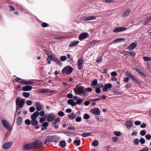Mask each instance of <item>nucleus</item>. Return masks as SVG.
Segmentation results:
<instances>
[{"instance_id": "nucleus-32", "label": "nucleus", "mask_w": 151, "mask_h": 151, "mask_svg": "<svg viewBox=\"0 0 151 151\" xmlns=\"http://www.w3.org/2000/svg\"><path fill=\"white\" fill-rule=\"evenodd\" d=\"M65 134L68 136H72L73 135L74 133L70 131H68L65 132Z\"/></svg>"}, {"instance_id": "nucleus-19", "label": "nucleus", "mask_w": 151, "mask_h": 151, "mask_svg": "<svg viewBox=\"0 0 151 151\" xmlns=\"http://www.w3.org/2000/svg\"><path fill=\"white\" fill-rule=\"evenodd\" d=\"M15 82H18L22 84H24L25 80L19 78H17L14 79Z\"/></svg>"}, {"instance_id": "nucleus-42", "label": "nucleus", "mask_w": 151, "mask_h": 151, "mask_svg": "<svg viewBox=\"0 0 151 151\" xmlns=\"http://www.w3.org/2000/svg\"><path fill=\"white\" fill-rule=\"evenodd\" d=\"M146 133V130H141L140 132V134L141 136H143L145 135Z\"/></svg>"}, {"instance_id": "nucleus-30", "label": "nucleus", "mask_w": 151, "mask_h": 151, "mask_svg": "<svg viewBox=\"0 0 151 151\" xmlns=\"http://www.w3.org/2000/svg\"><path fill=\"white\" fill-rule=\"evenodd\" d=\"M99 144V141L97 140H93L91 143L92 145L94 147H96Z\"/></svg>"}, {"instance_id": "nucleus-48", "label": "nucleus", "mask_w": 151, "mask_h": 151, "mask_svg": "<svg viewBox=\"0 0 151 151\" xmlns=\"http://www.w3.org/2000/svg\"><path fill=\"white\" fill-rule=\"evenodd\" d=\"M95 91L96 93H99L101 92V89L99 87H96Z\"/></svg>"}, {"instance_id": "nucleus-34", "label": "nucleus", "mask_w": 151, "mask_h": 151, "mask_svg": "<svg viewBox=\"0 0 151 151\" xmlns=\"http://www.w3.org/2000/svg\"><path fill=\"white\" fill-rule=\"evenodd\" d=\"M112 86L111 84L108 83L105 84L104 86L107 89H110L112 87Z\"/></svg>"}, {"instance_id": "nucleus-62", "label": "nucleus", "mask_w": 151, "mask_h": 151, "mask_svg": "<svg viewBox=\"0 0 151 151\" xmlns=\"http://www.w3.org/2000/svg\"><path fill=\"white\" fill-rule=\"evenodd\" d=\"M52 125L54 127V128L56 129H57L59 127V125L58 124H55Z\"/></svg>"}, {"instance_id": "nucleus-8", "label": "nucleus", "mask_w": 151, "mask_h": 151, "mask_svg": "<svg viewBox=\"0 0 151 151\" xmlns=\"http://www.w3.org/2000/svg\"><path fill=\"white\" fill-rule=\"evenodd\" d=\"M47 141H49V142H54L55 143H57L58 142L57 139L56 138L55 136L47 137Z\"/></svg>"}, {"instance_id": "nucleus-53", "label": "nucleus", "mask_w": 151, "mask_h": 151, "mask_svg": "<svg viewBox=\"0 0 151 151\" xmlns=\"http://www.w3.org/2000/svg\"><path fill=\"white\" fill-rule=\"evenodd\" d=\"M48 123L47 122H44L42 124V126L43 127H46L48 126Z\"/></svg>"}, {"instance_id": "nucleus-40", "label": "nucleus", "mask_w": 151, "mask_h": 151, "mask_svg": "<svg viewBox=\"0 0 151 151\" xmlns=\"http://www.w3.org/2000/svg\"><path fill=\"white\" fill-rule=\"evenodd\" d=\"M54 39H57L58 40H61L62 39H65V37L64 36L55 37H54Z\"/></svg>"}, {"instance_id": "nucleus-5", "label": "nucleus", "mask_w": 151, "mask_h": 151, "mask_svg": "<svg viewBox=\"0 0 151 151\" xmlns=\"http://www.w3.org/2000/svg\"><path fill=\"white\" fill-rule=\"evenodd\" d=\"M48 58L50 60H52L55 62L60 66H62V63L61 61L57 58L54 57L52 55H49L48 56Z\"/></svg>"}, {"instance_id": "nucleus-28", "label": "nucleus", "mask_w": 151, "mask_h": 151, "mask_svg": "<svg viewBox=\"0 0 151 151\" xmlns=\"http://www.w3.org/2000/svg\"><path fill=\"white\" fill-rule=\"evenodd\" d=\"M38 124V122L36 119H32L31 121V124L32 126H36Z\"/></svg>"}, {"instance_id": "nucleus-55", "label": "nucleus", "mask_w": 151, "mask_h": 151, "mask_svg": "<svg viewBox=\"0 0 151 151\" xmlns=\"http://www.w3.org/2000/svg\"><path fill=\"white\" fill-rule=\"evenodd\" d=\"M129 55L133 57H134L135 56L136 53L134 51H132L131 52H130Z\"/></svg>"}, {"instance_id": "nucleus-9", "label": "nucleus", "mask_w": 151, "mask_h": 151, "mask_svg": "<svg viewBox=\"0 0 151 151\" xmlns=\"http://www.w3.org/2000/svg\"><path fill=\"white\" fill-rule=\"evenodd\" d=\"M12 144V142H8L4 143L2 145V147L4 149H8L10 148Z\"/></svg>"}, {"instance_id": "nucleus-7", "label": "nucleus", "mask_w": 151, "mask_h": 151, "mask_svg": "<svg viewBox=\"0 0 151 151\" xmlns=\"http://www.w3.org/2000/svg\"><path fill=\"white\" fill-rule=\"evenodd\" d=\"M89 36V34L87 32H83L81 33L79 35L78 39L80 41H82L86 39Z\"/></svg>"}, {"instance_id": "nucleus-46", "label": "nucleus", "mask_w": 151, "mask_h": 151, "mask_svg": "<svg viewBox=\"0 0 151 151\" xmlns=\"http://www.w3.org/2000/svg\"><path fill=\"white\" fill-rule=\"evenodd\" d=\"M143 59L145 61L151 60V58L148 57H143Z\"/></svg>"}, {"instance_id": "nucleus-20", "label": "nucleus", "mask_w": 151, "mask_h": 151, "mask_svg": "<svg viewBox=\"0 0 151 151\" xmlns=\"http://www.w3.org/2000/svg\"><path fill=\"white\" fill-rule=\"evenodd\" d=\"M68 104L71 105L72 106H74L76 104V102L73 101L72 99H70L68 101Z\"/></svg>"}, {"instance_id": "nucleus-36", "label": "nucleus", "mask_w": 151, "mask_h": 151, "mask_svg": "<svg viewBox=\"0 0 151 151\" xmlns=\"http://www.w3.org/2000/svg\"><path fill=\"white\" fill-rule=\"evenodd\" d=\"M23 96L25 98H28L29 97L30 94L29 93L26 92H24L22 93Z\"/></svg>"}, {"instance_id": "nucleus-54", "label": "nucleus", "mask_w": 151, "mask_h": 151, "mask_svg": "<svg viewBox=\"0 0 151 151\" xmlns=\"http://www.w3.org/2000/svg\"><path fill=\"white\" fill-rule=\"evenodd\" d=\"M82 120L81 118V117H77L76 119V121L77 122H80Z\"/></svg>"}, {"instance_id": "nucleus-16", "label": "nucleus", "mask_w": 151, "mask_h": 151, "mask_svg": "<svg viewBox=\"0 0 151 151\" xmlns=\"http://www.w3.org/2000/svg\"><path fill=\"white\" fill-rule=\"evenodd\" d=\"M40 115V112L39 111L35 112L31 116V118L32 119H36L37 117Z\"/></svg>"}, {"instance_id": "nucleus-31", "label": "nucleus", "mask_w": 151, "mask_h": 151, "mask_svg": "<svg viewBox=\"0 0 151 151\" xmlns=\"http://www.w3.org/2000/svg\"><path fill=\"white\" fill-rule=\"evenodd\" d=\"M50 91V90L48 89H42L39 90V92L41 93H48Z\"/></svg>"}, {"instance_id": "nucleus-29", "label": "nucleus", "mask_w": 151, "mask_h": 151, "mask_svg": "<svg viewBox=\"0 0 151 151\" xmlns=\"http://www.w3.org/2000/svg\"><path fill=\"white\" fill-rule=\"evenodd\" d=\"M91 134V132L83 133L82 134V136L83 137H86L90 136Z\"/></svg>"}, {"instance_id": "nucleus-56", "label": "nucleus", "mask_w": 151, "mask_h": 151, "mask_svg": "<svg viewBox=\"0 0 151 151\" xmlns=\"http://www.w3.org/2000/svg\"><path fill=\"white\" fill-rule=\"evenodd\" d=\"M98 42V41L96 40H94L92 41L91 42L90 44L93 45V46H94Z\"/></svg>"}, {"instance_id": "nucleus-41", "label": "nucleus", "mask_w": 151, "mask_h": 151, "mask_svg": "<svg viewBox=\"0 0 151 151\" xmlns=\"http://www.w3.org/2000/svg\"><path fill=\"white\" fill-rule=\"evenodd\" d=\"M83 101V99H80L77 100L76 103L78 104L81 105Z\"/></svg>"}, {"instance_id": "nucleus-63", "label": "nucleus", "mask_w": 151, "mask_h": 151, "mask_svg": "<svg viewBox=\"0 0 151 151\" xmlns=\"http://www.w3.org/2000/svg\"><path fill=\"white\" fill-rule=\"evenodd\" d=\"M134 124L136 125H139L141 124V122L139 121H136L135 122Z\"/></svg>"}, {"instance_id": "nucleus-50", "label": "nucleus", "mask_w": 151, "mask_h": 151, "mask_svg": "<svg viewBox=\"0 0 151 151\" xmlns=\"http://www.w3.org/2000/svg\"><path fill=\"white\" fill-rule=\"evenodd\" d=\"M139 142L141 144H144L145 142V140L143 138H141L140 139Z\"/></svg>"}, {"instance_id": "nucleus-57", "label": "nucleus", "mask_w": 151, "mask_h": 151, "mask_svg": "<svg viewBox=\"0 0 151 151\" xmlns=\"http://www.w3.org/2000/svg\"><path fill=\"white\" fill-rule=\"evenodd\" d=\"M42 26L44 27H46L48 26V24L45 22H43L42 24Z\"/></svg>"}, {"instance_id": "nucleus-52", "label": "nucleus", "mask_w": 151, "mask_h": 151, "mask_svg": "<svg viewBox=\"0 0 151 151\" xmlns=\"http://www.w3.org/2000/svg\"><path fill=\"white\" fill-rule=\"evenodd\" d=\"M29 110L30 112H32L35 110V109L34 107L32 106L29 108Z\"/></svg>"}, {"instance_id": "nucleus-33", "label": "nucleus", "mask_w": 151, "mask_h": 151, "mask_svg": "<svg viewBox=\"0 0 151 151\" xmlns=\"http://www.w3.org/2000/svg\"><path fill=\"white\" fill-rule=\"evenodd\" d=\"M60 145L62 148L65 147L66 146V143L64 141H61L60 142Z\"/></svg>"}, {"instance_id": "nucleus-1", "label": "nucleus", "mask_w": 151, "mask_h": 151, "mask_svg": "<svg viewBox=\"0 0 151 151\" xmlns=\"http://www.w3.org/2000/svg\"><path fill=\"white\" fill-rule=\"evenodd\" d=\"M15 102L16 105V114L18 110H20L21 108L23 107L25 101L24 99H21L19 97H17L16 98Z\"/></svg>"}, {"instance_id": "nucleus-24", "label": "nucleus", "mask_w": 151, "mask_h": 151, "mask_svg": "<svg viewBox=\"0 0 151 151\" xmlns=\"http://www.w3.org/2000/svg\"><path fill=\"white\" fill-rule=\"evenodd\" d=\"M67 59H68L67 60L69 62H72L73 61V57L71 55L69 54H68L67 55Z\"/></svg>"}, {"instance_id": "nucleus-38", "label": "nucleus", "mask_w": 151, "mask_h": 151, "mask_svg": "<svg viewBox=\"0 0 151 151\" xmlns=\"http://www.w3.org/2000/svg\"><path fill=\"white\" fill-rule=\"evenodd\" d=\"M122 54L125 56H128L129 55L130 52L123 51L122 52Z\"/></svg>"}, {"instance_id": "nucleus-17", "label": "nucleus", "mask_w": 151, "mask_h": 151, "mask_svg": "<svg viewBox=\"0 0 151 151\" xmlns=\"http://www.w3.org/2000/svg\"><path fill=\"white\" fill-rule=\"evenodd\" d=\"M33 87L27 85L23 87L22 90L24 91H28L31 90Z\"/></svg>"}, {"instance_id": "nucleus-37", "label": "nucleus", "mask_w": 151, "mask_h": 151, "mask_svg": "<svg viewBox=\"0 0 151 151\" xmlns=\"http://www.w3.org/2000/svg\"><path fill=\"white\" fill-rule=\"evenodd\" d=\"M34 83L30 81H25L24 84L25 85H33L34 84Z\"/></svg>"}, {"instance_id": "nucleus-35", "label": "nucleus", "mask_w": 151, "mask_h": 151, "mask_svg": "<svg viewBox=\"0 0 151 151\" xmlns=\"http://www.w3.org/2000/svg\"><path fill=\"white\" fill-rule=\"evenodd\" d=\"M134 144L135 145H138L139 143V140L138 138H136L133 140Z\"/></svg>"}, {"instance_id": "nucleus-26", "label": "nucleus", "mask_w": 151, "mask_h": 151, "mask_svg": "<svg viewBox=\"0 0 151 151\" xmlns=\"http://www.w3.org/2000/svg\"><path fill=\"white\" fill-rule=\"evenodd\" d=\"M60 120V119L59 117H58L55 119L54 120L53 122L52 123V125L58 124Z\"/></svg>"}, {"instance_id": "nucleus-14", "label": "nucleus", "mask_w": 151, "mask_h": 151, "mask_svg": "<svg viewBox=\"0 0 151 151\" xmlns=\"http://www.w3.org/2000/svg\"><path fill=\"white\" fill-rule=\"evenodd\" d=\"M137 43L136 42L132 43L128 46L127 49L129 50H132L137 46Z\"/></svg>"}, {"instance_id": "nucleus-12", "label": "nucleus", "mask_w": 151, "mask_h": 151, "mask_svg": "<svg viewBox=\"0 0 151 151\" xmlns=\"http://www.w3.org/2000/svg\"><path fill=\"white\" fill-rule=\"evenodd\" d=\"M90 112L94 115H100V111L97 108H95L91 109L90 110Z\"/></svg>"}, {"instance_id": "nucleus-58", "label": "nucleus", "mask_w": 151, "mask_h": 151, "mask_svg": "<svg viewBox=\"0 0 151 151\" xmlns=\"http://www.w3.org/2000/svg\"><path fill=\"white\" fill-rule=\"evenodd\" d=\"M111 75L112 76H115L117 75V73L116 72L113 71L111 73Z\"/></svg>"}, {"instance_id": "nucleus-23", "label": "nucleus", "mask_w": 151, "mask_h": 151, "mask_svg": "<svg viewBox=\"0 0 151 151\" xmlns=\"http://www.w3.org/2000/svg\"><path fill=\"white\" fill-rule=\"evenodd\" d=\"M76 114L72 112L70 114L68 115L69 118L70 120H73L76 117Z\"/></svg>"}, {"instance_id": "nucleus-4", "label": "nucleus", "mask_w": 151, "mask_h": 151, "mask_svg": "<svg viewBox=\"0 0 151 151\" xmlns=\"http://www.w3.org/2000/svg\"><path fill=\"white\" fill-rule=\"evenodd\" d=\"M36 145L34 142H31L26 144L23 147L24 150H29L32 148H35Z\"/></svg>"}, {"instance_id": "nucleus-39", "label": "nucleus", "mask_w": 151, "mask_h": 151, "mask_svg": "<svg viewBox=\"0 0 151 151\" xmlns=\"http://www.w3.org/2000/svg\"><path fill=\"white\" fill-rule=\"evenodd\" d=\"M91 84L92 85L94 86H97V79H95L91 82Z\"/></svg>"}, {"instance_id": "nucleus-60", "label": "nucleus", "mask_w": 151, "mask_h": 151, "mask_svg": "<svg viewBox=\"0 0 151 151\" xmlns=\"http://www.w3.org/2000/svg\"><path fill=\"white\" fill-rule=\"evenodd\" d=\"M83 63V60L81 58H80L78 60L77 64L82 65Z\"/></svg>"}, {"instance_id": "nucleus-61", "label": "nucleus", "mask_w": 151, "mask_h": 151, "mask_svg": "<svg viewBox=\"0 0 151 151\" xmlns=\"http://www.w3.org/2000/svg\"><path fill=\"white\" fill-rule=\"evenodd\" d=\"M114 134L117 136H119L121 135V132L117 131H115L114 132Z\"/></svg>"}, {"instance_id": "nucleus-51", "label": "nucleus", "mask_w": 151, "mask_h": 151, "mask_svg": "<svg viewBox=\"0 0 151 151\" xmlns=\"http://www.w3.org/2000/svg\"><path fill=\"white\" fill-rule=\"evenodd\" d=\"M25 123L26 124L29 125L31 123V122L29 119H27L25 120Z\"/></svg>"}, {"instance_id": "nucleus-49", "label": "nucleus", "mask_w": 151, "mask_h": 151, "mask_svg": "<svg viewBox=\"0 0 151 151\" xmlns=\"http://www.w3.org/2000/svg\"><path fill=\"white\" fill-rule=\"evenodd\" d=\"M146 138L148 140H150L151 138V135L150 134H147L145 136Z\"/></svg>"}, {"instance_id": "nucleus-64", "label": "nucleus", "mask_w": 151, "mask_h": 151, "mask_svg": "<svg viewBox=\"0 0 151 151\" xmlns=\"http://www.w3.org/2000/svg\"><path fill=\"white\" fill-rule=\"evenodd\" d=\"M149 149L147 147H145L140 150L139 151H148Z\"/></svg>"}, {"instance_id": "nucleus-11", "label": "nucleus", "mask_w": 151, "mask_h": 151, "mask_svg": "<svg viewBox=\"0 0 151 151\" xmlns=\"http://www.w3.org/2000/svg\"><path fill=\"white\" fill-rule=\"evenodd\" d=\"M127 29L123 27H116L113 30V32L117 33L127 30Z\"/></svg>"}, {"instance_id": "nucleus-6", "label": "nucleus", "mask_w": 151, "mask_h": 151, "mask_svg": "<svg viewBox=\"0 0 151 151\" xmlns=\"http://www.w3.org/2000/svg\"><path fill=\"white\" fill-rule=\"evenodd\" d=\"M2 123L4 127L7 129L9 130H12L11 124L6 120L4 119H3L2 120Z\"/></svg>"}, {"instance_id": "nucleus-45", "label": "nucleus", "mask_w": 151, "mask_h": 151, "mask_svg": "<svg viewBox=\"0 0 151 151\" xmlns=\"http://www.w3.org/2000/svg\"><path fill=\"white\" fill-rule=\"evenodd\" d=\"M81 141L80 140H76L74 142V143L75 144H76L77 146H79L80 144Z\"/></svg>"}, {"instance_id": "nucleus-10", "label": "nucleus", "mask_w": 151, "mask_h": 151, "mask_svg": "<svg viewBox=\"0 0 151 151\" xmlns=\"http://www.w3.org/2000/svg\"><path fill=\"white\" fill-rule=\"evenodd\" d=\"M55 115L53 113H51L48 114L47 117V120L49 122H51L55 119Z\"/></svg>"}, {"instance_id": "nucleus-3", "label": "nucleus", "mask_w": 151, "mask_h": 151, "mask_svg": "<svg viewBox=\"0 0 151 151\" xmlns=\"http://www.w3.org/2000/svg\"><path fill=\"white\" fill-rule=\"evenodd\" d=\"M73 71V68L70 66H67L64 68L62 70L63 74H70Z\"/></svg>"}, {"instance_id": "nucleus-13", "label": "nucleus", "mask_w": 151, "mask_h": 151, "mask_svg": "<svg viewBox=\"0 0 151 151\" xmlns=\"http://www.w3.org/2000/svg\"><path fill=\"white\" fill-rule=\"evenodd\" d=\"M37 111H40L42 109V105L40 102H36L35 103Z\"/></svg>"}, {"instance_id": "nucleus-43", "label": "nucleus", "mask_w": 151, "mask_h": 151, "mask_svg": "<svg viewBox=\"0 0 151 151\" xmlns=\"http://www.w3.org/2000/svg\"><path fill=\"white\" fill-rule=\"evenodd\" d=\"M67 59V57L65 56H62L60 58V60L62 61H65Z\"/></svg>"}, {"instance_id": "nucleus-18", "label": "nucleus", "mask_w": 151, "mask_h": 151, "mask_svg": "<svg viewBox=\"0 0 151 151\" xmlns=\"http://www.w3.org/2000/svg\"><path fill=\"white\" fill-rule=\"evenodd\" d=\"M79 41L74 40L71 41L69 45V46L71 47L77 46L79 42Z\"/></svg>"}, {"instance_id": "nucleus-2", "label": "nucleus", "mask_w": 151, "mask_h": 151, "mask_svg": "<svg viewBox=\"0 0 151 151\" xmlns=\"http://www.w3.org/2000/svg\"><path fill=\"white\" fill-rule=\"evenodd\" d=\"M73 90L76 94H83V95L86 94V90H84V88L83 86L77 85Z\"/></svg>"}, {"instance_id": "nucleus-15", "label": "nucleus", "mask_w": 151, "mask_h": 151, "mask_svg": "<svg viewBox=\"0 0 151 151\" xmlns=\"http://www.w3.org/2000/svg\"><path fill=\"white\" fill-rule=\"evenodd\" d=\"M132 120H128L126 123L127 127L128 129H129L132 127Z\"/></svg>"}, {"instance_id": "nucleus-22", "label": "nucleus", "mask_w": 151, "mask_h": 151, "mask_svg": "<svg viewBox=\"0 0 151 151\" xmlns=\"http://www.w3.org/2000/svg\"><path fill=\"white\" fill-rule=\"evenodd\" d=\"M130 9H127L123 13L122 15V17H127L129 15L130 12Z\"/></svg>"}, {"instance_id": "nucleus-21", "label": "nucleus", "mask_w": 151, "mask_h": 151, "mask_svg": "<svg viewBox=\"0 0 151 151\" xmlns=\"http://www.w3.org/2000/svg\"><path fill=\"white\" fill-rule=\"evenodd\" d=\"M96 19V17L94 16H90L88 17H84L83 19L85 21L90 20Z\"/></svg>"}, {"instance_id": "nucleus-27", "label": "nucleus", "mask_w": 151, "mask_h": 151, "mask_svg": "<svg viewBox=\"0 0 151 151\" xmlns=\"http://www.w3.org/2000/svg\"><path fill=\"white\" fill-rule=\"evenodd\" d=\"M135 70L139 74L142 76L143 77H145V74L143 72H142L140 69L137 68H136Z\"/></svg>"}, {"instance_id": "nucleus-59", "label": "nucleus", "mask_w": 151, "mask_h": 151, "mask_svg": "<svg viewBox=\"0 0 151 151\" xmlns=\"http://www.w3.org/2000/svg\"><path fill=\"white\" fill-rule=\"evenodd\" d=\"M26 104L28 106H30L32 104V101L30 100H27L26 101Z\"/></svg>"}, {"instance_id": "nucleus-25", "label": "nucleus", "mask_w": 151, "mask_h": 151, "mask_svg": "<svg viewBox=\"0 0 151 151\" xmlns=\"http://www.w3.org/2000/svg\"><path fill=\"white\" fill-rule=\"evenodd\" d=\"M17 124L18 126L20 125L22 123V117H18L17 119Z\"/></svg>"}, {"instance_id": "nucleus-44", "label": "nucleus", "mask_w": 151, "mask_h": 151, "mask_svg": "<svg viewBox=\"0 0 151 151\" xmlns=\"http://www.w3.org/2000/svg\"><path fill=\"white\" fill-rule=\"evenodd\" d=\"M83 117L84 119H87L90 118V116L88 114H84Z\"/></svg>"}, {"instance_id": "nucleus-47", "label": "nucleus", "mask_w": 151, "mask_h": 151, "mask_svg": "<svg viewBox=\"0 0 151 151\" xmlns=\"http://www.w3.org/2000/svg\"><path fill=\"white\" fill-rule=\"evenodd\" d=\"M58 114L59 116L62 117L65 115V114L63 111H60L58 112Z\"/></svg>"}]
</instances>
